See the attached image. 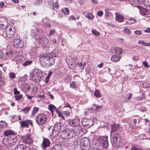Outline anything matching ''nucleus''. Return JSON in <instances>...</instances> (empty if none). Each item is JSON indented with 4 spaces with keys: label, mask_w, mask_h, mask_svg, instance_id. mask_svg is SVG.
<instances>
[{
    "label": "nucleus",
    "mask_w": 150,
    "mask_h": 150,
    "mask_svg": "<svg viewBox=\"0 0 150 150\" xmlns=\"http://www.w3.org/2000/svg\"><path fill=\"white\" fill-rule=\"evenodd\" d=\"M40 61L41 62L42 66L46 68L51 67L54 63V59L47 56V54H44L40 57Z\"/></svg>",
    "instance_id": "nucleus-1"
},
{
    "label": "nucleus",
    "mask_w": 150,
    "mask_h": 150,
    "mask_svg": "<svg viewBox=\"0 0 150 150\" xmlns=\"http://www.w3.org/2000/svg\"><path fill=\"white\" fill-rule=\"evenodd\" d=\"M17 140L16 136L11 135L4 137L2 141V143L6 146L10 147L15 145L17 142Z\"/></svg>",
    "instance_id": "nucleus-2"
},
{
    "label": "nucleus",
    "mask_w": 150,
    "mask_h": 150,
    "mask_svg": "<svg viewBox=\"0 0 150 150\" xmlns=\"http://www.w3.org/2000/svg\"><path fill=\"white\" fill-rule=\"evenodd\" d=\"M4 31L2 33H0L4 37H5L6 36L9 39H11L15 36V30L11 25L7 27L6 29H4Z\"/></svg>",
    "instance_id": "nucleus-3"
},
{
    "label": "nucleus",
    "mask_w": 150,
    "mask_h": 150,
    "mask_svg": "<svg viewBox=\"0 0 150 150\" xmlns=\"http://www.w3.org/2000/svg\"><path fill=\"white\" fill-rule=\"evenodd\" d=\"M47 120L46 115L45 114L41 113L39 114L37 116L36 121L39 125L41 126L45 124Z\"/></svg>",
    "instance_id": "nucleus-4"
},
{
    "label": "nucleus",
    "mask_w": 150,
    "mask_h": 150,
    "mask_svg": "<svg viewBox=\"0 0 150 150\" xmlns=\"http://www.w3.org/2000/svg\"><path fill=\"white\" fill-rule=\"evenodd\" d=\"M74 135L75 134L73 131H67L65 130L62 131L60 134V137L64 139H68L72 138Z\"/></svg>",
    "instance_id": "nucleus-5"
},
{
    "label": "nucleus",
    "mask_w": 150,
    "mask_h": 150,
    "mask_svg": "<svg viewBox=\"0 0 150 150\" xmlns=\"http://www.w3.org/2000/svg\"><path fill=\"white\" fill-rule=\"evenodd\" d=\"M30 76L33 81L38 82L40 81L41 78L42 76V74L40 72L35 71L30 74Z\"/></svg>",
    "instance_id": "nucleus-6"
},
{
    "label": "nucleus",
    "mask_w": 150,
    "mask_h": 150,
    "mask_svg": "<svg viewBox=\"0 0 150 150\" xmlns=\"http://www.w3.org/2000/svg\"><path fill=\"white\" fill-rule=\"evenodd\" d=\"M86 138H84L80 139L79 141L74 142V146L75 150H83V148L85 145V141Z\"/></svg>",
    "instance_id": "nucleus-7"
},
{
    "label": "nucleus",
    "mask_w": 150,
    "mask_h": 150,
    "mask_svg": "<svg viewBox=\"0 0 150 150\" xmlns=\"http://www.w3.org/2000/svg\"><path fill=\"white\" fill-rule=\"evenodd\" d=\"M108 137L107 136H102L98 138V140L99 142L100 146L103 148H106L108 146Z\"/></svg>",
    "instance_id": "nucleus-8"
},
{
    "label": "nucleus",
    "mask_w": 150,
    "mask_h": 150,
    "mask_svg": "<svg viewBox=\"0 0 150 150\" xmlns=\"http://www.w3.org/2000/svg\"><path fill=\"white\" fill-rule=\"evenodd\" d=\"M8 25V21L7 19L5 17H2L0 18V30H1V33L2 32L4 31L3 30L4 28H6V29Z\"/></svg>",
    "instance_id": "nucleus-9"
},
{
    "label": "nucleus",
    "mask_w": 150,
    "mask_h": 150,
    "mask_svg": "<svg viewBox=\"0 0 150 150\" xmlns=\"http://www.w3.org/2000/svg\"><path fill=\"white\" fill-rule=\"evenodd\" d=\"M61 129V124L60 122H57L54 125L52 130V134L54 136H56L58 135L59 132Z\"/></svg>",
    "instance_id": "nucleus-10"
},
{
    "label": "nucleus",
    "mask_w": 150,
    "mask_h": 150,
    "mask_svg": "<svg viewBox=\"0 0 150 150\" xmlns=\"http://www.w3.org/2000/svg\"><path fill=\"white\" fill-rule=\"evenodd\" d=\"M82 124L85 128L88 129L93 125V122L92 120L86 118L82 120Z\"/></svg>",
    "instance_id": "nucleus-11"
},
{
    "label": "nucleus",
    "mask_w": 150,
    "mask_h": 150,
    "mask_svg": "<svg viewBox=\"0 0 150 150\" xmlns=\"http://www.w3.org/2000/svg\"><path fill=\"white\" fill-rule=\"evenodd\" d=\"M21 126L22 127L28 128L30 125L32 127L33 126V121L30 120H23L19 122Z\"/></svg>",
    "instance_id": "nucleus-12"
},
{
    "label": "nucleus",
    "mask_w": 150,
    "mask_h": 150,
    "mask_svg": "<svg viewBox=\"0 0 150 150\" xmlns=\"http://www.w3.org/2000/svg\"><path fill=\"white\" fill-rule=\"evenodd\" d=\"M22 139L24 143L28 144H30L33 142L32 136L30 134H27L22 137Z\"/></svg>",
    "instance_id": "nucleus-13"
},
{
    "label": "nucleus",
    "mask_w": 150,
    "mask_h": 150,
    "mask_svg": "<svg viewBox=\"0 0 150 150\" xmlns=\"http://www.w3.org/2000/svg\"><path fill=\"white\" fill-rule=\"evenodd\" d=\"M67 122L69 124L73 127H76L79 125L80 122L79 120L78 119H76L72 120H68Z\"/></svg>",
    "instance_id": "nucleus-14"
},
{
    "label": "nucleus",
    "mask_w": 150,
    "mask_h": 150,
    "mask_svg": "<svg viewBox=\"0 0 150 150\" xmlns=\"http://www.w3.org/2000/svg\"><path fill=\"white\" fill-rule=\"evenodd\" d=\"M38 42L42 46H44L47 45L48 43V40L46 38L44 37H38Z\"/></svg>",
    "instance_id": "nucleus-15"
},
{
    "label": "nucleus",
    "mask_w": 150,
    "mask_h": 150,
    "mask_svg": "<svg viewBox=\"0 0 150 150\" xmlns=\"http://www.w3.org/2000/svg\"><path fill=\"white\" fill-rule=\"evenodd\" d=\"M119 135L118 133H115L112 137L111 139V142L113 146H115L117 144H118V138Z\"/></svg>",
    "instance_id": "nucleus-16"
},
{
    "label": "nucleus",
    "mask_w": 150,
    "mask_h": 150,
    "mask_svg": "<svg viewBox=\"0 0 150 150\" xmlns=\"http://www.w3.org/2000/svg\"><path fill=\"white\" fill-rule=\"evenodd\" d=\"M39 31V30L35 26H34L33 27V28L31 29L30 35L33 38H35L36 40H38L36 36Z\"/></svg>",
    "instance_id": "nucleus-17"
},
{
    "label": "nucleus",
    "mask_w": 150,
    "mask_h": 150,
    "mask_svg": "<svg viewBox=\"0 0 150 150\" xmlns=\"http://www.w3.org/2000/svg\"><path fill=\"white\" fill-rule=\"evenodd\" d=\"M50 142L49 140L45 137L43 138V141L42 143L41 144L42 147L43 148L47 147L50 146Z\"/></svg>",
    "instance_id": "nucleus-18"
},
{
    "label": "nucleus",
    "mask_w": 150,
    "mask_h": 150,
    "mask_svg": "<svg viewBox=\"0 0 150 150\" xmlns=\"http://www.w3.org/2000/svg\"><path fill=\"white\" fill-rule=\"evenodd\" d=\"M32 148L23 145H19L15 148V150H32Z\"/></svg>",
    "instance_id": "nucleus-19"
},
{
    "label": "nucleus",
    "mask_w": 150,
    "mask_h": 150,
    "mask_svg": "<svg viewBox=\"0 0 150 150\" xmlns=\"http://www.w3.org/2000/svg\"><path fill=\"white\" fill-rule=\"evenodd\" d=\"M84 144L83 148V150H91L90 148V142L87 138L86 139Z\"/></svg>",
    "instance_id": "nucleus-20"
},
{
    "label": "nucleus",
    "mask_w": 150,
    "mask_h": 150,
    "mask_svg": "<svg viewBox=\"0 0 150 150\" xmlns=\"http://www.w3.org/2000/svg\"><path fill=\"white\" fill-rule=\"evenodd\" d=\"M58 53V51L54 50L51 52L50 53H45V54H46L47 56H47L50 57V58H53V57H55L57 56Z\"/></svg>",
    "instance_id": "nucleus-21"
},
{
    "label": "nucleus",
    "mask_w": 150,
    "mask_h": 150,
    "mask_svg": "<svg viewBox=\"0 0 150 150\" xmlns=\"http://www.w3.org/2000/svg\"><path fill=\"white\" fill-rule=\"evenodd\" d=\"M69 67L71 69H74L75 68L76 63L75 61L72 59H69L68 62H67Z\"/></svg>",
    "instance_id": "nucleus-22"
},
{
    "label": "nucleus",
    "mask_w": 150,
    "mask_h": 150,
    "mask_svg": "<svg viewBox=\"0 0 150 150\" xmlns=\"http://www.w3.org/2000/svg\"><path fill=\"white\" fill-rule=\"evenodd\" d=\"M113 54L117 55L120 56V54L122 52V49L119 47H116L114 48L112 50Z\"/></svg>",
    "instance_id": "nucleus-23"
},
{
    "label": "nucleus",
    "mask_w": 150,
    "mask_h": 150,
    "mask_svg": "<svg viewBox=\"0 0 150 150\" xmlns=\"http://www.w3.org/2000/svg\"><path fill=\"white\" fill-rule=\"evenodd\" d=\"M110 127L112 129L111 132H114L116 131L119 127V125L115 124V123H113L112 124H111Z\"/></svg>",
    "instance_id": "nucleus-24"
},
{
    "label": "nucleus",
    "mask_w": 150,
    "mask_h": 150,
    "mask_svg": "<svg viewBox=\"0 0 150 150\" xmlns=\"http://www.w3.org/2000/svg\"><path fill=\"white\" fill-rule=\"evenodd\" d=\"M120 59V56L116 54L113 55L111 58V60L113 62L118 61Z\"/></svg>",
    "instance_id": "nucleus-25"
},
{
    "label": "nucleus",
    "mask_w": 150,
    "mask_h": 150,
    "mask_svg": "<svg viewBox=\"0 0 150 150\" xmlns=\"http://www.w3.org/2000/svg\"><path fill=\"white\" fill-rule=\"evenodd\" d=\"M44 1L45 3H47L51 8H53L54 2L53 0H44Z\"/></svg>",
    "instance_id": "nucleus-26"
},
{
    "label": "nucleus",
    "mask_w": 150,
    "mask_h": 150,
    "mask_svg": "<svg viewBox=\"0 0 150 150\" xmlns=\"http://www.w3.org/2000/svg\"><path fill=\"white\" fill-rule=\"evenodd\" d=\"M4 134L6 136L10 135H13L14 134V132L11 130H6L4 131Z\"/></svg>",
    "instance_id": "nucleus-27"
},
{
    "label": "nucleus",
    "mask_w": 150,
    "mask_h": 150,
    "mask_svg": "<svg viewBox=\"0 0 150 150\" xmlns=\"http://www.w3.org/2000/svg\"><path fill=\"white\" fill-rule=\"evenodd\" d=\"M56 109L55 106L52 104H50L48 106V109L50 110L52 114L54 111V110Z\"/></svg>",
    "instance_id": "nucleus-28"
},
{
    "label": "nucleus",
    "mask_w": 150,
    "mask_h": 150,
    "mask_svg": "<svg viewBox=\"0 0 150 150\" xmlns=\"http://www.w3.org/2000/svg\"><path fill=\"white\" fill-rule=\"evenodd\" d=\"M143 3L145 6L150 7V0H144Z\"/></svg>",
    "instance_id": "nucleus-29"
},
{
    "label": "nucleus",
    "mask_w": 150,
    "mask_h": 150,
    "mask_svg": "<svg viewBox=\"0 0 150 150\" xmlns=\"http://www.w3.org/2000/svg\"><path fill=\"white\" fill-rule=\"evenodd\" d=\"M51 150H62V149L60 146L58 145H56L52 148Z\"/></svg>",
    "instance_id": "nucleus-30"
},
{
    "label": "nucleus",
    "mask_w": 150,
    "mask_h": 150,
    "mask_svg": "<svg viewBox=\"0 0 150 150\" xmlns=\"http://www.w3.org/2000/svg\"><path fill=\"white\" fill-rule=\"evenodd\" d=\"M52 73L51 71H49V74L45 79V82L47 84L49 82V79L50 76L51 75Z\"/></svg>",
    "instance_id": "nucleus-31"
},
{
    "label": "nucleus",
    "mask_w": 150,
    "mask_h": 150,
    "mask_svg": "<svg viewBox=\"0 0 150 150\" xmlns=\"http://www.w3.org/2000/svg\"><path fill=\"white\" fill-rule=\"evenodd\" d=\"M32 62V61L27 60L23 63V65L24 66H26L31 64Z\"/></svg>",
    "instance_id": "nucleus-32"
},
{
    "label": "nucleus",
    "mask_w": 150,
    "mask_h": 150,
    "mask_svg": "<svg viewBox=\"0 0 150 150\" xmlns=\"http://www.w3.org/2000/svg\"><path fill=\"white\" fill-rule=\"evenodd\" d=\"M116 18L117 20L119 22H122L124 19L122 16L120 15L116 16Z\"/></svg>",
    "instance_id": "nucleus-33"
},
{
    "label": "nucleus",
    "mask_w": 150,
    "mask_h": 150,
    "mask_svg": "<svg viewBox=\"0 0 150 150\" xmlns=\"http://www.w3.org/2000/svg\"><path fill=\"white\" fill-rule=\"evenodd\" d=\"M8 54V57L10 58L12 57L15 54V52L13 50H10L9 52H7Z\"/></svg>",
    "instance_id": "nucleus-34"
},
{
    "label": "nucleus",
    "mask_w": 150,
    "mask_h": 150,
    "mask_svg": "<svg viewBox=\"0 0 150 150\" xmlns=\"http://www.w3.org/2000/svg\"><path fill=\"white\" fill-rule=\"evenodd\" d=\"M94 95L97 98H100L101 97L100 93L98 90H96L95 91Z\"/></svg>",
    "instance_id": "nucleus-35"
},
{
    "label": "nucleus",
    "mask_w": 150,
    "mask_h": 150,
    "mask_svg": "<svg viewBox=\"0 0 150 150\" xmlns=\"http://www.w3.org/2000/svg\"><path fill=\"white\" fill-rule=\"evenodd\" d=\"M30 109V107H27L22 109L21 111L22 112H23L25 114L29 111Z\"/></svg>",
    "instance_id": "nucleus-36"
},
{
    "label": "nucleus",
    "mask_w": 150,
    "mask_h": 150,
    "mask_svg": "<svg viewBox=\"0 0 150 150\" xmlns=\"http://www.w3.org/2000/svg\"><path fill=\"white\" fill-rule=\"evenodd\" d=\"M39 110V108H38L34 107L33 108V110L31 114L33 116L35 113L38 112Z\"/></svg>",
    "instance_id": "nucleus-37"
},
{
    "label": "nucleus",
    "mask_w": 150,
    "mask_h": 150,
    "mask_svg": "<svg viewBox=\"0 0 150 150\" xmlns=\"http://www.w3.org/2000/svg\"><path fill=\"white\" fill-rule=\"evenodd\" d=\"M6 126V124L5 122L1 121L0 122V128H4Z\"/></svg>",
    "instance_id": "nucleus-38"
},
{
    "label": "nucleus",
    "mask_w": 150,
    "mask_h": 150,
    "mask_svg": "<svg viewBox=\"0 0 150 150\" xmlns=\"http://www.w3.org/2000/svg\"><path fill=\"white\" fill-rule=\"evenodd\" d=\"M20 41V40L17 38L15 39L13 41V45L15 46L16 47L17 45L19 43Z\"/></svg>",
    "instance_id": "nucleus-39"
},
{
    "label": "nucleus",
    "mask_w": 150,
    "mask_h": 150,
    "mask_svg": "<svg viewBox=\"0 0 150 150\" xmlns=\"http://www.w3.org/2000/svg\"><path fill=\"white\" fill-rule=\"evenodd\" d=\"M146 9H141L140 10V14L143 16H144L146 15Z\"/></svg>",
    "instance_id": "nucleus-40"
},
{
    "label": "nucleus",
    "mask_w": 150,
    "mask_h": 150,
    "mask_svg": "<svg viewBox=\"0 0 150 150\" xmlns=\"http://www.w3.org/2000/svg\"><path fill=\"white\" fill-rule=\"evenodd\" d=\"M132 93H128L125 95V99L126 100H130L131 98H132Z\"/></svg>",
    "instance_id": "nucleus-41"
},
{
    "label": "nucleus",
    "mask_w": 150,
    "mask_h": 150,
    "mask_svg": "<svg viewBox=\"0 0 150 150\" xmlns=\"http://www.w3.org/2000/svg\"><path fill=\"white\" fill-rule=\"evenodd\" d=\"M130 150H143L141 148L137 147L136 146H132L131 147Z\"/></svg>",
    "instance_id": "nucleus-42"
},
{
    "label": "nucleus",
    "mask_w": 150,
    "mask_h": 150,
    "mask_svg": "<svg viewBox=\"0 0 150 150\" xmlns=\"http://www.w3.org/2000/svg\"><path fill=\"white\" fill-rule=\"evenodd\" d=\"M62 11L63 13L68 14L69 13V10L68 8H64V9H62Z\"/></svg>",
    "instance_id": "nucleus-43"
},
{
    "label": "nucleus",
    "mask_w": 150,
    "mask_h": 150,
    "mask_svg": "<svg viewBox=\"0 0 150 150\" xmlns=\"http://www.w3.org/2000/svg\"><path fill=\"white\" fill-rule=\"evenodd\" d=\"M23 86L25 89L27 91L30 89V86L28 84H24L23 85Z\"/></svg>",
    "instance_id": "nucleus-44"
},
{
    "label": "nucleus",
    "mask_w": 150,
    "mask_h": 150,
    "mask_svg": "<svg viewBox=\"0 0 150 150\" xmlns=\"http://www.w3.org/2000/svg\"><path fill=\"white\" fill-rule=\"evenodd\" d=\"M145 98V96L144 94L142 93V97H137L136 98V99L139 100H142L143 99H144Z\"/></svg>",
    "instance_id": "nucleus-45"
},
{
    "label": "nucleus",
    "mask_w": 150,
    "mask_h": 150,
    "mask_svg": "<svg viewBox=\"0 0 150 150\" xmlns=\"http://www.w3.org/2000/svg\"><path fill=\"white\" fill-rule=\"evenodd\" d=\"M42 0H37L34 3V4L35 5L39 6L42 3Z\"/></svg>",
    "instance_id": "nucleus-46"
},
{
    "label": "nucleus",
    "mask_w": 150,
    "mask_h": 150,
    "mask_svg": "<svg viewBox=\"0 0 150 150\" xmlns=\"http://www.w3.org/2000/svg\"><path fill=\"white\" fill-rule=\"evenodd\" d=\"M28 76L27 75H25L24 76H22L20 78V81H25L27 78Z\"/></svg>",
    "instance_id": "nucleus-47"
},
{
    "label": "nucleus",
    "mask_w": 150,
    "mask_h": 150,
    "mask_svg": "<svg viewBox=\"0 0 150 150\" xmlns=\"http://www.w3.org/2000/svg\"><path fill=\"white\" fill-rule=\"evenodd\" d=\"M24 43L23 42L21 41L20 40V41L19 42L18 44V45H17L16 47H19L20 48H21L23 46Z\"/></svg>",
    "instance_id": "nucleus-48"
},
{
    "label": "nucleus",
    "mask_w": 150,
    "mask_h": 150,
    "mask_svg": "<svg viewBox=\"0 0 150 150\" xmlns=\"http://www.w3.org/2000/svg\"><path fill=\"white\" fill-rule=\"evenodd\" d=\"M71 79L70 77L69 76H67L66 77L64 80V81L66 83H67L71 81Z\"/></svg>",
    "instance_id": "nucleus-49"
},
{
    "label": "nucleus",
    "mask_w": 150,
    "mask_h": 150,
    "mask_svg": "<svg viewBox=\"0 0 150 150\" xmlns=\"http://www.w3.org/2000/svg\"><path fill=\"white\" fill-rule=\"evenodd\" d=\"M92 33L95 35H100V33L95 30H92Z\"/></svg>",
    "instance_id": "nucleus-50"
},
{
    "label": "nucleus",
    "mask_w": 150,
    "mask_h": 150,
    "mask_svg": "<svg viewBox=\"0 0 150 150\" xmlns=\"http://www.w3.org/2000/svg\"><path fill=\"white\" fill-rule=\"evenodd\" d=\"M23 96L22 94H20L16 96H14L16 100H20L22 97Z\"/></svg>",
    "instance_id": "nucleus-51"
},
{
    "label": "nucleus",
    "mask_w": 150,
    "mask_h": 150,
    "mask_svg": "<svg viewBox=\"0 0 150 150\" xmlns=\"http://www.w3.org/2000/svg\"><path fill=\"white\" fill-rule=\"evenodd\" d=\"M9 77L12 79H13L15 78L16 74L15 73L12 72H10L9 74Z\"/></svg>",
    "instance_id": "nucleus-52"
},
{
    "label": "nucleus",
    "mask_w": 150,
    "mask_h": 150,
    "mask_svg": "<svg viewBox=\"0 0 150 150\" xmlns=\"http://www.w3.org/2000/svg\"><path fill=\"white\" fill-rule=\"evenodd\" d=\"M55 32V30L54 29H51L50 30V33H49V35L51 36L53 35Z\"/></svg>",
    "instance_id": "nucleus-53"
},
{
    "label": "nucleus",
    "mask_w": 150,
    "mask_h": 150,
    "mask_svg": "<svg viewBox=\"0 0 150 150\" xmlns=\"http://www.w3.org/2000/svg\"><path fill=\"white\" fill-rule=\"evenodd\" d=\"M87 17L88 19H93L94 18V16L91 14L88 13L87 15Z\"/></svg>",
    "instance_id": "nucleus-54"
},
{
    "label": "nucleus",
    "mask_w": 150,
    "mask_h": 150,
    "mask_svg": "<svg viewBox=\"0 0 150 150\" xmlns=\"http://www.w3.org/2000/svg\"><path fill=\"white\" fill-rule=\"evenodd\" d=\"M95 106H96V108L95 110L96 111H99V109L102 108V106H98L96 105H95Z\"/></svg>",
    "instance_id": "nucleus-55"
},
{
    "label": "nucleus",
    "mask_w": 150,
    "mask_h": 150,
    "mask_svg": "<svg viewBox=\"0 0 150 150\" xmlns=\"http://www.w3.org/2000/svg\"><path fill=\"white\" fill-rule=\"evenodd\" d=\"M70 87L72 88H74L75 87V84L74 82H72L70 83Z\"/></svg>",
    "instance_id": "nucleus-56"
},
{
    "label": "nucleus",
    "mask_w": 150,
    "mask_h": 150,
    "mask_svg": "<svg viewBox=\"0 0 150 150\" xmlns=\"http://www.w3.org/2000/svg\"><path fill=\"white\" fill-rule=\"evenodd\" d=\"M134 33L136 35H140L142 34V32L140 30H137L134 31Z\"/></svg>",
    "instance_id": "nucleus-57"
},
{
    "label": "nucleus",
    "mask_w": 150,
    "mask_h": 150,
    "mask_svg": "<svg viewBox=\"0 0 150 150\" xmlns=\"http://www.w3.org/2000/svg\"><path fill=\"white\" fill-rule=\"evenodd\" d=\"M123 30L127 34H129L131 33V31L127 28H124Z\"/></svg>",
    "instance_id": "nucleus-58"
},
{
    "label": "nucleus",
    "mask_w": 150,
    "mask_h": 150,
    "mask_svg": "<svg viewBox=\"0 0 150 150\" xmlns=\"http://www.w3.org/2000/svg\"><path fill=\"white\" fill-rule=\"evenodd\" d=\"M20 93V91H17V89L16 88L14 89V94H19Z\"/></svg>",
    "instance_id": "nucleus-59"
},
{
    "label": "nucleus",
    "mask_w": 150,
    "mask_h": 150,
    "mask_svg": "<svg viewBox=\"0 0 150 150\" xmlns=\"http://www.w3.org/2000/svg\"><path fill=\"white\" fill-rule=\"evenodd\" d=\"M97 14L98 16H101L103 15V12L101 11H99L97 12Z\"/></svg>",
    "instance_id": "nucleus-60"
},
{
    "label": "nucleus",
    "mask_w": 150,
    "mask_h": 150,
    "mask_svg": "<svg viewBox=\"0 0 150 150\" xmlns=\"http://www.w3.org/2000/svg\"><path fill=\"white\" fill-rule=\"evenodd\" d=\"M139 59V57L138 56H134L133 57V60L135 61H137Z\"/></svg>",
    "instance_id": "nucleus-61"
},
{
    "label": "nucleus",
    "mask_w": 150,
    "mask_h": 150,
    "mask_svg": "<svg viewBox=\"0 0 150 150\" xmlns=\"http://www.w3.org/2000/svg\"><path fill=\"white\" fill-rule=\"evenodd\" d=\"M139 110L142 112H144L146 110V109L144 108H140L139 109Z\"/></svg>",
    "instance_id": "nucleus-62"
},
{
    "label": "nucleus",
    "mask_w": 150,
    "mask_h": 150,
    "mask_svg": "<svg viewBox=\"0 0 150 150\" xmlns=\"http://www.w3.org/2000/svg\"><path fill=\"white\" fill-rule=\"evenodd\" d=\"M138 43L139 44H142V45H145V42H144V41L142 40H140L138 42Z\"/></svg>",
    "instance_id": "nucleus-63"
},
{
    "label": "nucleus",
    "mask_w": 150,
    "mask_h": 150,
    "mask_svg": "<svg viewBox=\"0 0 150 150\" xmlns=\"http://www.w3.org/2000/svg\"><path fill=\"white\" fill-rule=\"evenodd\" d=\"M143 64L146 67H149V66L148 65L147 62L146 61H144L143 62Z\"/></svg>",
    "instance_id": "nucleus-64"
}]
</instances>
